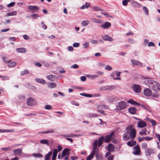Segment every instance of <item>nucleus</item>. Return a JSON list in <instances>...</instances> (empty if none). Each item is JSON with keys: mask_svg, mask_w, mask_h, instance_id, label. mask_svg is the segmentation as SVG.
I'll return each instance as SVG.
<instances>
[{"mask_svg": "<svg viewBox=\"0 0 160 160\" xmlns=\"http://www.w3.org/2000/svg\"><path fill=\"white\" fill-rule=\"evenodd\" d=\"M17 146V145L14 146H12V147H7V148H1V149L2 151H10L12 148Z\"/></svg>", "mask_w": 160, "mask_h": 160, "instance_id": "nucleus-27", "label": "nucleus"}, {"mask_svg": "<svg viewBox=\"0 0 160 160\" xmlns=\"http://www.w3.org/2000/svg\"><path fill=\"white\" fill-rule=\"evenodd\" d=\"M132 65L133 66L135 65H137L139 67L142 66V63L140 62L135 59H132L131 60Z\"/></svg>", "mask_w": 160, "mask_h": 160, "instance_id": "nucleus-9", "label": "nucleus"}, {"mask_svg": "<svg viewBox=\"0 0 160 160\" xmlns=\"http://www.w3.org/2000/svg\"><path fill=\"white\" fill-rule=\"evenodd\" d=\"M35 99L32 98H28L27 101V104L28 106H33L34 105V101Z\"/></svg>", "mask_w": 160, "mask_h": 160, "instance_id": "nucleus-10", "label": "nucleus"}, {"mask_svg": "<svg viewBox=\"0 0 160 160\" xmlns=\"http://www.w3.org/2000/svg\"><path fill=\"white\" fill-rule=\"evenodd\" d=\"M102 37L105 41H108L110 42L113 41V39L108 35H102Z\"/></svg>", "mask_w": 160, "mask_h": 160, "instance_id": "nucleus-12", "label": "nucleus"}, {"mask_svg": "<svg viewBox=\"0 0 160 160\" xmlns=\"http://www.w3.org/2000/svg\"><path fill=\"white\" fill-rule=\"evenodd\" d=\"M28 71L27 69H25L23 71L21 72L20 74L21 75H23L28 73Z\"/></svg>", "mask_w": 160, "mask_h": 160, "instance_id": "nucleus-43", "label": "nucleus"}, {"mask_svg": "<svg viewBox=\"0 0 160 160\" xmlns=\"http://www.w3.org/2000/svg\"><path fill=\"white\" fill-rule=\"evenodd\" d=\"M143 9L145 11V13L147 15H148V10L147 8L145 6H143Z\"/></svg>", "mask_w": 160, "mask_h": 160, "instance_id": "nucleus-47", "label": "nucleus"}, {"mask_svg": "<svg viewBox=\"0 0 160 160\" xmlns=\"http://www.w3.org/2000/svg\"><path fill=\"white\" fill-rule=\"evenodd\" d=\"M134 7H140L141 6L140 4L138 3V2H134V4H133Z\"/></svg>", "mask_w": 160, "mask_h": 160, "instance_id": "nucleus-55", "label": "nucleus"}, {"mask_svg": "<svg viewBox=\"0 0 160 160\" xmlns=\"http://www.w3.org/2000/svg\"><path fill=\"white\" fill-rule=\"evenodd\" d=\"M142 148L146 149L147 147V144L145 143H143L142 145Z\"/></svg>", "mask_w": 160, "mask_h": 160, "instance_id": "nucleus-49", "label": "nucleus"}, {"mask_svg": "<svg viewBox=\"0 0 160 160\" xmlns=\"http://www.w3.org/2000/svg\"><path fill=\"white\" fill-rule=\"evenodd\" d=\"M111 26L110 23L106 22L104 24L101 25V27L104 29H107L109 28Z\"/></svg>", "mask_w": 160, "mask_h": 160, "instance_id": "nucleus-14", "label": "nucleus"}, {"mask_svg": "<svg viewBox=\"0 0 160 160\" xmlns=\"http://www.w3.org/2000/svg\"><path fill=\"white\" fill-rule=\"evenodd\" d=\"M97 146L93 145L92 150L91 153L95 154V152H96V153L98 152V148H97Z\"/></svg>", "mask_w": 160, "mask_h": 160, "instance_id": "nucleus-33", "label": "nucleus"}, {"mask_svg": "<svg viewBox=\"0 0 160 160\" xmlns=\"http://www.w3.org/2000/svg\"><path fill=\"white\" fill-rule=\"evenodd\" d=\"M69 154V150L68 148H65L62 152L61 158H63V159L65 160H68Z\"/></svg>", "mask_w": 160, "mask_h": 160, "instance_id": "nucleus-3", "label": "nucleus"}, {"mask_svg": "<svg viewBox=\"0 0 160 160\" xmlns=\"http://www.w3.org/2000/svg\"><path fill=\"white\" fill-rule=\"evenodd\" d=\"M115 87L114 86H107L103 87V90H109L115 88Z\"/></svg>", "mask_w": 160, "mask_h": 160, "instance_id": "nucleus-25", "label": "nucleus"}, {"mask_svg": "<svg viewBox=\"0 0 160 160\" xmlns=\"http://www.w3.org/2000/svg\"><path fill=\"white\" fill-rule=\"evenodd\" d=\"M82 134H71L68 136H63L64 137H70L72 138H75L76 137H78L79 136H82Z\"/></svg>", "mask_w": 160, "mask_h": 160, "instance_id": "nucleus-26", "label": "nucleus"}, {"mask_svg": "<svg viewBox=\"0 0 160 160\" xmlns=\"http://www.w3.org/2000/svg\"><path fill=\"white\" fill-rule=\"evenodd\" d=\"M104 137H100L98 140V145L99 147H100L103 143V142L104 141Z\"/></svg>", "mask_w": 160, "mask_h": 160, "instance_id": "nucleus-23", "label": "nucleus"}, {"mask_svg": "<svg viewBox=\"0 0 160 160\" xmlns=\"http://www.w3.org/2000/svg\"><path fill=\"white\" fill-rule=\"evenodd\" d=\"M95 154L91 152L90 155L87 158L86 160H91L93 158Z\"/></svg>", "mask_w": 160, "mask_h": 160, "instance_id": "nucleus-39", "label": "nucleus"}, {"mask_svg": "<svg viewBox=\"0 0 160 160\" xmlns=\"http://www.w3.org/2000/svg\"><path fill=\"white\" fill-rule=\"evenodd\" d=\"M52 107L50 105H46L44 106V108L46 110H51L52 109Z\"/></svg>", "mask_w": 160, "mask_h": 160, "instance_id": "nucleus-42", "label": "nucleus"}, {"mask_svg": "<svg viewBox=\"0 0 160 160\" xmlns=\"http://www.w3.org/2000/svg\"><path fill=\"white\" fill-rule=\"evenodd\" d=\"M9 63L8 65V66L10 67H15L16 65V63L15 62H12L8 63Z\"/></svg>", "mask_w": 160, "mask_h": 160, "instance_id": "nucleus-37", "label": "nucleus"}, {"mask_svg": "<svg viewBox=\"0 0 160 160\" xmlns=\"http://www.w3.org/2000/svg\"><path fill=\"white\" fill-rule=\"evenodd\" d=\"M32 155L35 157L42 158L43 155L40 153H33L32 154Z\"/></svg>", "mask_w": 160, "mask_h": 160, "instance_id": "nucleus-32", "label": "nucleus"}, {"mask_svg": "<svg viewBox=\"0 0 160 160\" xmlns=\"http://www.w3.org/2000/svg\"><path fill=\"white\" fill-rule=\"evenodd\" d=\"M54 130L52 129H50L49 130L40 132V133L44 134H48L54 132Z\"/></svg>", "mask_w": 160, "mask_h": 160, "instance_id": "nucleus-31", "label": "nucleus"}, {"mask_svg": "<svg viewBox=\"0 0 160 160\" xmlns=\"http://www.w3.org/2000/svg\"><path fill=\"white\" fill-rule=\"evenodd\" d=\"M91 117L94 118L95 117H99V115L97 114H96V113H94V114H92L91 115Z\"/></svg>", "mask_w": 160, "mask_h": 160, "instance_id": "nucleus-62", "label": "nucleus"}, {"mask_svg": "<svg viewBox=\"0 0 160 160\" xmlns=\"http://www.w3.org/2000/svg\"><path fill=\"white\" fill-rule=\"evenodd\" d=\"M78 68V66L76 64H74L71 66V68H72L77 69Z\"/></svg>", "mask_w": 160, "mask_h": 160, "instance_id": "nucleus-57", "label": "nucleus"}, {"mask_svg": "<svg viewBox=\"0 0 160 160\" xmlns=\"http://www.w3.org/2000/svg\"><path fill=\"white\" fill-rule=\"evenodd\" d=\"M114 131L111 132L109 134L104 137V141L105 142H109L111 140L114 138L115 137Z\"/></svg>", "mask_w": 160, "mask_h": 160, "instance_id": "nucleus-4", "label": "nucleus"}, {"mask_svg": "<svg viewBox=\"0 0 160 160\" xmlns=\"http://www.w3.org/2000/svg\"><path fill=\"white\" fill-rule=\"evenodd\" d=\"M90 21L89 20L83 21L81 22V25L82 26H86L89 24Z\"/></svg>", "mask_w": 160, "mask_h": 160, "instance_id": "nucleus-30", "label": "nucleus"}, {"mask_svg": "<svg viewBox=\"0 0 160 160\" xmlns=\"http://www.w3.org/2000/svg\"><path fill=\"white\" fill-rule=\"evenodd\" d=\"M118 99L119 98L116 96L112 97L110 98V100L112 102H116Z\"/></svg>", "mask_w": 160, "mask_h": 160, "instance_id": "nucleus-38", "label": "nucleus"}, {"mask_svg": "<svg viewBox=\"0 0 160 160\" xmlns=\"http://www.w3.org/2000/svg\"><path fill=\"white\" fill-rule=\"evenodd\" d=\"M90 42L93 44H98V41L96 40H92Z\"/></svg>", "mask_w": 160, "mask_h": 160, "instance_id": "nucleus-58", "label": "nucleus"}, {"mask_svg": "<svg viewBox=\"0 0 160 160\" xmlns=\"http://www.w3.org/2000/svg\"><path fill=\"white\" fill-rule=\"evenodd\" d=\"M143 94L146 97H150L152 95V91L149 88H145L143 90Z\"/></svg>", "mask_w": 160, "mask_h": 160, "instance_id": "nucleus-6", "label": "nucleus"}, {"mask_svg": "<svg viewBox=\"0 0 160 160\" xmlns=\"http://www.w3.org/2000/svg\"><path fill=\"white\" fill-rule=\"evenodd\" d=\"M105 69L107 70L108 71H111L112 70V68L109 65H106L105 68Z\"/></svg>", "mask_w": 160, "mask_h": 160, "instance_id": "nucleus-52", "label": "nucleus"}, {"mask_svg": "<svg viewBox=\"0 0 160 160\" xmlns=\"http://www.w3.org/2000/svg\"><path fill=\"white\" fill-rule=\"evenodd\" d=\"M92 21L93 22H94L97 23H101V21L98 20L97 19L95 18H93L92 20Z\"/></svg>", "mask_w": 160, "mask_h": 160, "instance_id": "nucleus-51", "label": "nucleus"}, {"mask_svg": "<svg viewBox=\"0 0 160 160\" xmlns=\"http://www.w3.org/2000/svg\"><path fill=\"white\" fill-rule=\"evenodd\" d=\"M152 138L150 137H144V139L146 140H151L152 139Z\"/></svg>", "mask_w": 160, "mask_h": 160, "instance_id": "nucleus-63", "label": "nucleus"}, {"mask_svg": "<svg viewBox=\"0 0 160 160\" xmlns=\"http://www.w3.org/2000/svg\"><path fill=\"white\" fill-rule=\"evenodd\" d=\"M150 122L152 126H155L156 124V122L155 121L152 119H151L150 120Z\"/></svg>", "mask_w": 160, "mask_h": 160, "instance_id": "nucleus-61", "label": "nucleus"}, {"mask_svg": "<svg viewBox=\"0 0 160 160\" xmlns=\"http://www.w3.org/2000/svg\"><path fill=\"white\" fill-rule=\"evenodd\" d=\"M137 110V109L134 107H131L128 109V111L130 113L133 114H134L136 113Z\"/></svg>", "mask_w": 160, "mask_h": 160, "instance_id": "nucleus-19", "label": "nucleus"}, {"mask_svg": "<svg viewBox=\"0 0 160 160\" xmlns=\"http://www.w3.org/2000/svg\"><path fill=\"white\" fill-rule=\"evenodd\" d=\"M97 65L98 66L100 67H104L105 66V63L101 62H98Z\"/></svg>", "mask_w": 160, "mask_h": 160, "instance_id": "nucleus-54", "label": "nucleus"}, {"mask_svg": "<svg viewBox=\"0 0 160 160\" xmlns=\"http://www.w3.org/2000/svg\"><path fill=\"white\" fill-rule=\"evenodd\" d=\"M148 47H154L155 46V44L152 42H149L148 43Z\"/></svg>", "mask_w": 160, "mask_h": 160, "instance_id": "nucleus-53", "label": "nucleus"}, {"mask_svg": "<svg viewBox=\"0 0 160 160\" xmlns=\"http://www.w3.org/2000/svg\"><path fill=\"white\" fill-rule=\"evenodd\" d=\"M17 14V12L16 11H14L12 12L8 13L7 15L8 16H15Z\"/></svg>", "mask_w": 160, "mask_h": 160, "instance_id": "nucleus-41", "label": "nucleus"}, {"mask_svg": "<svg viewBox=\"0 0 160 160\" xmlns=\"http://www.w3.org/2000/svg\"><path fill=\"white\" fill-rule=\"evenodd\" d=\"M14 131L13 129H0V133L5 132H12Z\"/></svg>", "mask_w": 160, "mask_h": 160, "instance_id": "nucleus-35", "label": "nucleus"}, {"mask_svg": "<svg viewBox=\"0 0 160 160\" xmlns=\"http://www.w3.org/2000/svg\"><path fill=\"white\" fill-rule=\"evenodd\" d=\"M16 51L18 52L24 53L26 52V50L25 48H17L16 49Z\"/></svg>", "mask_w": 160, "mask_h": 160, "instance_id": "nucleus-24", "label": "nucleus"}, {"mask_svg": "<svg viewBox=\"0 0 160 160\" xmlns=\"http://www.w3.org/2000/svg\"><path fill=\"white\" fill-rule=\"evenodd\" d=\"M34 64L36 66L38 67H40L42 66L41 64L38 62H35L34 63Z\"/></svg>", "mask_w": 160, "mask_h": 160, "instance_id": "nucleus-59", "label": "nucleus"}, {"mask_svg": "<svg viewBox=\"0 0 160 160\" xmlns=\"http://www.w3.org/2000/svg\"><path fill=\"white\" fill-rule=\"evenodd\" d=\"M47 78L49 80L51 81H54L56 78V76L54 75H50L46 76Z\"/></svg>", "mask_w": 160, "mask_h": 160, "instance_id": "nucleus-13", "label": "nucleus"}, {"mask_svg": "<svg viewBox=\"0 0 160 160\" xmlns=\"http://www.w3.org/2000/svg\"><path fill=\"white\" fill-rule=\"evenodd\" d=\"M58 151L56 149H55L54 150L53 152L52 156V160H56V157L57 155Z\"/></svg>", "mask_w": 160, "mask_h": 160, "instance_id": "nucleus-17", "label": "nucleus"}, {"mask_svg": "<svg viewBox=\"0 0 160 160\" xmlns=\"http://www.w3.org/2000/svg\"><path fill=\"white\" fill-rule=\"evenodd\" d=\"M92 8L93 9V10L95 11H101L102 10L101 9L100 7L97 6H93L92 7Z\"/></svg>", "mask_w": 160, "mask_h": 160, "instance_id": "nucleus-34", "label": "nucleus"}, {"mask_svg": "<svg viewBox=\"0 0 160 160\" xmlns=\"http://www.w3.org/2000/svg\"><path fill=\"white\" fill-rule=\"evenodd\" d=\"M83 48H87L88 47L89 43L88 42H86L83 44Z\"/></svg>", "mask_w": 160, "mask_h": 160, "instance_id": "nucleus-48", "label": "nucleus"}, {"mask_svg": "<svg viewBox=\"0 0 160 160\" xmlns=\"http://www.w3.org/2000/svg\"><path fill=\"white\" fill-rule=\"evenodd\" d=\"M48 86L50 88H52L56 87L57 85L54 82H50L48 84Z\"/></svg>", "mask_w": 160, "mask_h": 160, "instance_id": "nucleus-21", "label": "nucleus"}, {"mask_svg": "<svg viewBox=\"0 0 160 160\" xmlns=\"http://www.w3.org/2000/svg\"><path fill=\"white\" fill-rule=\"evenodd\" d=\"M127 131L124 133L123 139L124 141L131 139H134L136 137V130L132 128V126H129L126 128Z\"/></svg>", "mask_w": 160, "mask_h": 160, "instance_id": "nucleus-2", "label": "nucleus"}, {"mask_svg": "<svg viewBox=\"0 0 160 160\" xmlns=\"http://www.w3.org/2000/svg\"><path fill=\"white\" fill-rule=\"evenodd\" d=\"M107 149L109 152L113 151L114 150V145L112 144L109 143L107 147Z\"/></svg>", "mask_w": 160, "mask_h": 160, "instance_id": "nucleus-20", "label": "nucleus"}, {"mask_svg": "<svg viewBox=\"0 0 160 160\" xmlns=\"http://www.w3.org/2000/svg\"><path fill=\"white\" fill-rule=\"evenodd\" d=\"M147 130L145 128H143L139 132V134L141 136H144L147 135Z\"/></svg>", "mask_w": 160, "mask_h": 160, "instance_id": "nucleus-22", "label": "nucleus"}, {"mask_svg": "<svg viewBox=\"0 0 160 160\" xmlns=\"http://www.w3.org/2000/svg\"><path fill=\"white\" fill-rule=\"evenodd\" d=\"M152 152V150L151 149H148L147 151L146 154L147 156H150Z\"/></svg>", "mask_w": 160, "mask_h": 160, "instance_id": "nucleus-45", "label": "nucleus"}, {"mask_svg": "<svg viewBox=\"0 0 160 160\" xmlns=\"http://www.w3.org/2000/svg\"><path fill=\"white\" fill-rule=\"evenodd\" d=\"M97 108L98 109H104V105H99L97 106Z\"/></svg>", "mask_w": 160, "mask_h": 160, "instance_id": "nucleus-50", "label": "nucleus"}, {"mask_svg": "<svg viewBox=\"0 0 160 160\" xmlns=\"http://www.w3.org/2000/svg\"><path fill=\"white\" fill-rule=\"evenodd\" d=\"M142 79L144 78L145 79L143 81V84L154 91V92L152 93V96L153 98H158L160 96L159 92L160 91V85L156 81L151 80V78L149 77H142Z\"/></svg>", "mask_w": 160, "mask_h": 160, "instance_id": "nucleus-1", "label": "nucleus"}, {"mask_svg": "<svg viewBox=\"0 0 160 160\" xmlns=\"http://www.w3.org/2000/svg\"><path fill=\"white\" fill-rule=\"evenodd\" d=\"M28 8L29 9L32 11H37L38 9V7L32 5L28 6Z\"/></svg>", "mask_w": 160, "mask_h": 160, "instance_id": "nucleus-16", "label": "nucleus"}, {"mask_svg": "<svg viewBox=\"0 0 160 160\" xmlns=\"http://www.w3.org/2000/svg\"><path fill=\"white\" fill-rule=\"evenodd\" d=\"M80 94L81 96H84L87 97H92V96L91 94L86 93H81Z\"/></svg>", "mask_w": 160, "mask_h": 160, "instance_id": "nucleus-40", "label": "nucleus"}, {"mask_svg": "<svg viewBox=\"0 0 160 160\" xmlns=\"http://www.w3.org/2000/svg\"><path fill=\"white\" fill-rule=\"evenodd\" d=\"M31 17L34 19H35L39 17V16L37 14H33L31 15Z\"/></svg>", "mask_w": 160, "mask_h": 160, "instance_id": "nucleus-44", "label": "nucleus"}, {"mask_svg": "<svg viewBox=\"0 0 160 160\" xmlns=\"http://www.w3.org/2000/svg\"><path fill=\"white\" fill-rule=\"evenodd\" d=\"M128 102L131 104L135 105V103H136V102L134 101L132 99H130L128 101Z\"/></svg>", "mask_w": 160, "mask_h": 160, "instance_id": "nucleus-46", "label": "nucleus"}, {"mask_svg": "<svg viewBox=\"0 0 160 160\" xmlns=\"http://www.w3.org/2000/svg\"><path fill=\"white\" fill-rule=\"evenodd\" d=\"M137 119L140 120V121L138 122L137 123L138 126L140 128H143L145 127L147 125V124L146 123L142 121L140 119Z\"/></svg>", "mask_w": 160, "mask_h": 160, "instance_id": "nucleus-11", "label": "nucleus"}, {"mask_svg": "<svg viewBox=\"0 0 160 160\" xmlns=\"http://www.w3.org/2000/svg\"><path fill=\"white\" fill-rule=\"evenodd\" d=\"M133 91L136 93H139L141 90V87L138 84H135L132 87Z\"/></svg>", "mask_w": 160, "mask_h": 160, "instance_id": "nucleus-7", "label": "nucleus"}, {"mask_svg": "<svg viewBox=\"0 0 160 160\" xmlns=\"http://www.w3.org/2000/svg\"><path fill=\"white\" fill-rule=\"evenodd\" d=\"M35 81L40 84H46L47 83L46 81L42 78H36L35 79Z\"/></svg>", "mask_w": 160, "mask_h": 160, "instance_id": "nucleus-15", "label": "nucleus"}, {"mask_svg": "<svg viewBox=\"0 0 160 160\" xmlns=\"http://www.w3.org/2000/svg\"><path fill=\"white\" fill-rule=\"evenodd\" d=\"M40 142L41 143L43 144H46L48 145V146L49 145L48 141V140L42 139L40 140Z\"/></svg>", "mask_w": 160, "mask_h": 160, "instance_id": "nucleus-36", "label": "nucleus"}, {"mask_svg": "<svg viewBox=\"0 0 160 160\" xmlns=\"http://www.w3.org/2000/svg\"><path fill=\"white\" fill-rule=\"evenodd\" d=\"M15 4V2H13L10 3L8 4L7 6L8 7H10L13 6Z\"/></svg>", "mask_w": 160, "mask_h": 160, "instance_id": "nucleus-56", "label": "nucleus"}, {"mask_svg": "<svg viewBox=\"0 0 160 160\" xmlns=\"http://www.w3.org/2000/svg\"><path fill=\"white\" fill-rule=\"evenodd\" d=\"M22 151L21 149H18L14 150L13 151L14 154L17 155L20 154L22 153Z\"/></svg>", "mask_w": 160, "mask_h": 160, "instance_id": "nucleus-28", "label": "nucleus"}, {"mask_svg": "<svg viewBox=\"0 0 160 160\" xmlns=\"http://www.w3.org/2000/svg\"><path fill=\"white\" fill-rule=\"evenodd\" d=\"M128 42L131 44H133L134 43V40L132 39H129L128 40Z\"/></svg>", "mask_w": 160, "mask_h": 160, "instance_id": "nucleus-60", "label": "nucleus"}, {"mask_svg": "<svg viewBox=\"0 0 160 160\" xmlns=\"http://www.w3.org/2000/svg\"><path fill=\"white\" fill-rule=\"evenodd\" d=\"M127 103L123 101H121L118 103L117 105V110H120L123 109L127 107Z\"/></svg>", "mask_w": 160, "mask_h": 160, "instance_id": "nucleus-5", "label": "nucleus"}, {"mask_svg": "<svg viewBox=\"0 0 160 160\" xmlns=\"http://www.w3.org/2000/svg\"><path fill=\"white\" fill-rule=\"evenodd\" d=\"M140 151L139 145H137L133 148V153L136 155L140 154Z\"/></svg>", "mask_w": 160, "mask_h": 160, "instance_id": "nucleus-8", "label": "nucleus"}, {"mask_svg": "<svg viewBox=\"0 0 160 160\" xmlns=\"http://www.w3.org/2000/svg\"><path fill=\"white\" fill-rule=\"evenodd\" d=\"M52 153L51 151H50L44 157L45 160H50L51 157L52 155Z\"/></svg>", "mask_w": 160, "mask_h": 160, "instance_id": "nucleus-18", "label": "nucleus"}, {"mask_svg": "<svg viewBox=\"0 0 160 160\" xmlns=\"http://www.w3.org/2000/svg\"><path fill=\"white\" fill-rule=\"evenodd\" d=\"M128 2L124 0L122 2V4L123 6H126L127 5Z\"/></svg>", "mask_w": 160, "mask_h": 160, "instance_id": "nucleus-64", "label": "nucleus"}, {"mask_svg": "<svg viewBox=\"0 0 160 160\" xmlns=\"http://www.w3.org/2000/svg\"><path fill=\"white\" fill-rule=\"evenodd\" d=\"M136 143V142L135 141H130L127 142V145L130 146L132 147Z\"/></svg>", "mask_w": 160, "mask_h": 160, "instance_id": "nucleus-29", "label": "nucleus"}]
</instances>
